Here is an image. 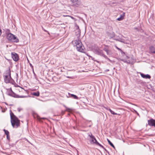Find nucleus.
Segmentation results:
<instances>
[{"instance_id": "1", "label": "nucleus", "mask_w": 155, "mask_h": 155, "mask_svg": "<svg viewBox=\"0 0 155 155\" xmlns=\"http://www.w3.org/2000/svg\"><path fill=\"white\" fill-rule=\"evenodd\" d=\"M10 115L12 126L14 128H17L20 125V120L12 112L10 113Z\"/></svg>"}, {"instance_id": "39", "label": "nucleus", "mask_w": 155, "mask_h": 155, "mask_svg": "<svg viewBox=\"0 0 155 155\" xmlns=\"http://www.w3.org/2000/svg\"><path fill=\"white\" fill-rule=\"evenodd\" d=\"M42 118V119H45V118Z\"/></svg>"}, {"instance_id": "28", "label": "nucleus", "mask_w": 155, "mask_h": 155, "mask_svg": "<svg viewBox=\"0 0 155 155\" xmlns=\"http://www.w3.org/2000/svg\"><path fill=\"white\" fill-rule=\"evenodd\" d=\"M66 77L68 78H71V79H73L74 78V77L73 76H71V77L67 76Z\"/></svg>"}, {"instance_id": "17", "label": "nucleus", "mask_w": 155, "mask_h": 155, "mask_svg": "<svg viewBox=\"0 0 155 155\" xmlns=\"http://www.w3.org/2000/svg\"><path fill=\"white\" fill-rule=\"evenodd\" d=\"M116 48L119 50L120 51L122 55H123V56H124V55H125V53L123 52L121 49L119 48H118L116 46Z\"/></svg>"}, {"instance_id": "25", "label": "nucleus", "mask_w": 155, "mask_h": 155, "mask_svg": "<svg viewBox=\"0 0 155 155\" xmlns=\"http://www.w3.org/2000/svg\"><path fill=\"white\" fill-rule=\"evenodd\" d=\"M17 110H18V112H20L21 110H22V109L21 108V107H19V108H18V109H17Z\"/></svg>"}, {"instance_id": "36", "label": "nucleus", "mask_w": 155, "mask_h": 155, "mask_svg": "<svg viewBox=\"0 0 155 155\" xmlns=\"http://www.w3.org/2000/svg\"><path fill=\"white\" fill-rule=\"evenodd\" d=\"M137 114L139 115V114L137 112Z\"/></svg>"}, {"instance_id": "12", "label": "nucleus", "mask_w": 155, "mask_h": 155, "mask_svg": "<svg viewBox=\"0 0 155 155\" xmlns=\"http://www.w3.org/2000/svg\"><path fill=\"white\" fill-rule=\"evenodd\" d=\"M140 74L141 77L143 78L146 79H150L151 78L150 76L148 74L145 75L141 73H140Z\"/></svg>"}, {"instance_id": "7", "label": "nucleus", "mask_w": 155, "mask_h": 155, "mask_svg": "<svg viewBox=\"0 0 155 155\" xmlns=\"http://www.w3.org/2000/svg\"><path fill=\"white\" fill-rule=\"evenodd\" d=\"M12 56L13 60L15 61H18L19 59L18 54L15 53H12Z\"/></svg>"}, {"instance_id": "30", "label": "nucleus", "mask_w": 155, "mask_h": 155, "mask_svg": "<svg viewBox=\"0 0 155 155\" xmlns=\"http://www.w3.org/2000/svg\"><path fill=\"white\" fill-rule=\"evenodd\" d=\"M108 110L110 112V113L112 111V110H111L110 109H109Z\"/></svg>"}, {"instance_id": "11", "label": "nucleus", "mask_w": 155, "mask_h": 155, "mask_svg": "<svg viewBox=\"0 0 155 155\" xmlns=\"http://www.w3.org/2000/svg\"><path fill=\"white\" fill-rule=\"evenodd\" d=\"M72 2L73 5L76 7L79 6L80 4L79 1H71Z\"/></svg>"}, {"instance_id": "19", "label": "nucleus", "mask_w": 155, "mask_h": 155, "mask_svg": "<svg viewBox=\"0 0 155 155\" xmlns=\"http://www.w3.org/2000/svg\"><path fill=\"white\" fill-rule=\"evenodd\" d=\"M71 97H73L74 99H78V97L77 96L73 94H71Z\"/></svg>"}, {"instance_id": "38", "label": "nucleus", "mask_w": 155, "mask_h": 155, "mask_svg": "<svg viewBox=\"0 0 155 155\" xmlns=\"http://www.w3.org/2000/svg\"><path fill=\"white\" fill-rule=\"evenodd\" d=\"M44 30L45 31H45V30Z\"/></svg>"}, {"instance_id": "18", "label": "nucleus", "mask_w": 155, "mask_h": 155, "mask_svg": "<svg viewBox=\"0 0 155 155\" xmlns=\"http://www.w3.org/2000/svg\"><path fill=\"white\" fill-rule=\"evenodd\" d=\"M64 106L66 108V110L65 111H68V112H70L72 110V109L68 108V107H66L65 105H64Z\"/></svg>"}, {"instance_id": "16", "label": "nucleus", "mask_w": 155, "mask_h": 155, "mask_svg": "<svg viewBox=\"0 0 155 155\" xmlns=\"http://www.w3.org/2000/svg\"><path fill=\"white\" fill-rule=\"evenodd\" d=\"M32 94L33 95L38 97L39 95V93L38 91L36 92H32Z\"/></svg>"}, {"instance_id": "34", "label": "nucleus", "mask_w": 155, "mask_h": 155, "mask_svg": "<svg viewBox=\"0 0 155 155\" xmlns=\"http://www.w3.org/2000/svg\"><path fill=\"white\" fill-rule=\"evenodd\" d=\"M126 59H127L129 58V57L128 56H126Z\"/></svg>"}, {"instance_id": "15", "label": "nucleus", "mask_w": 155, "mask_h": 155, "mask_svg": "<svg viewBox=\"0 0 155 155\" xmlns=\"http://www.w3.org/2000/svg\"><path fill=\"white\" fill-rule=\"evenodd\" d=\"M119 60H120L123 61L124 63H127V64H130V61L129 60L127 61V60H124V59H120V58H119Z\"/></svg>"}, {"instance_id": "21", "label": "nucleus", "mask_w": 155, "mask_h": 155, "mask_svg": "<svg viewBox=\"0 0 155 155\" xmlns=\"http://www.w3.org/2000/svg\"><path fill=\"white\" fill-rule=\"evenodd\" d=\"M123 19V17L122 15H120V17L117 19V20L118 21H120Z\"/></svg>"}, {"instance_id": "35", "label": "nucleus", "mask_w": 155, "mask_h": 155, "mask_svg": "<svg viewBox=\"0 0 155 155\" xmlns=\"http://www.w3.org/2000/svg\"><path fill=\"white\" fill-rule=\"evenodd\" d=\"M134 111H135V112H136V113H137V112L136 110H134Z\"/></svg>"}, {"instance_id": "4", "label": "nucleus", "mask_w": 155, "mask_h": 155, "mask_svg": "<svg viewBox=\"0 0 155 155\" xmlns=\"http://www.w3.org/2000/svg\"><path fill=\"white\" fill-rule=\"evenodd\" d=\"M7 38L8 40L12 42H18L19 41V40L17 37L11 33L8 34L7 35Z\"/></svg>"}, {"instance_id": "3", "label": "nucleus", "mask_w": 155, "mask_h": 155, "mask_svg": "<svg viewBox=\"0 0 155 155\" xmlns=\"http://www.w3.org/2000/svg\"><path fill=\"white\" fill-rule=\"evenodd\" d=\"M11 79V71L9 69L6 71L4 77V80L5 83H8L10 82Z\"/></svg>"}, {"instance_id": "26", "label": "nucleus", "mask_w": 155, "mask_h": 155, "mask_svg": "<svg viewBox=\"0 0 155 155\" xmlns=\"http://www.w3.org/2000/svg\"><path fill=\"white\" fill-rule=\"evenodd\" d=\"M111 113L113 114V115H116L117 114V113H114L113 111L112 110V111L111 112Z\"/></svg>"}, {"instance_id": "9", "label": "nucleus", "mask_w": 155, "mask_h": 155, "mask_svg": "<svg viewBox=\"0 0 155 155\" xmlns=\"http://www.w3.org/2000/svg\"><path fill=\"white\" fill-rule=\"evenodd\" d=\"M77 28L76 30V35L77 36L78 39H79L81 35L80 30L79 29L78 26H77Z\"/></svg>"}, {"instance_id": "8", "label": "nucleus", "mask_w": 155, "mask_h": 155, "mask_svg": "<svg viewBox=\"0 0 155 155\" xmlns=\"http://www.w3.org/2000/svg\"><path fill=\"white\" fill-rule=\"evenodd\" d=\"M91 139V143H95L96 144L99 146L102 147V148H104V147L97 141L94 137L93 138H92Z\"/></svg>"}, {"instance_id": "13", "label": "nucleus", "mask_w": 155, "mask_h": 155, "mask_svg": "<svg viewBox=\"0 0 155 155\" xmlns=\"http://www.w3.org/2000/svg\"><path fill=\"white\" fill-rule=\"evenodd\" d=\"M104 50L106 52L107 54L108 55H111L112 54V53L111 51L110 50H108L107 48H104Z\"/></svg>"}, {"instance_id": "27", "label": "nucleus", "mask_w": 155, "mask_h": 155, "mask_svg": "<svg viewBox=\"0 0 155 155\" xmlns=\"http://www.w3.org/2000/svg\"><path fill=\"white\" fill-rule=\"evenodd\" d=\"M105 58L107 59L110 62H112V61L110 60L109 58H108L107 57V58Z\"/></svg>"}, {"instance_id": "23", "label": "nucleus", "mask_w": 155, "mask_h": 155, "mask_svg": "<svg viewBox=\"0 0 155 155\" xmlns=\"http://www.w3.org/2000/svg\"><path fill=\"white\" fill-rule=\"evenodd\" d=\"M118 40L121 42H123L124 43H125V41L124 39L120 38Z\"/></svg>"}, {"instance_id": "20", "label": "nucleus", "mask_w": 155, "mask_h": 155, "mask_svg": "<svg viewBox=\"0 0 155 155\" xmlns=\"http://www.w3.org/2000/svg\"><path fill=\"white\" fill-rule=\"evenodd\" d=\"M107 140L109 143L113 147L115 148L113 144L110 142V141L108 139H107Z\"/></svg>"}, {"instance_id": "6", "label": "nucleus", "mask_w": 155, "mask_h": 155, "mask_svg": "<svg viewBox=\"0 0 155 155\" xmlns=\"http://www.w3.org/2000/svg\"><path fill=\"white\" fill-rule=\"evenodd\" d=\"M8 94L9 95L14 97H20V98H24V97H27L26 96H16V94H15L12 91L11 89H10L8 91Z\"/></svg>"}, {"instance_id": "14", "label": "nucleus", "mask_w": 155, "mask_h": 155, "mask_svg": "<svg viewBox=\"0 0 155 155\" xmlns=\"http://www.w3.org/2000/svg\"><path fill=\"white\" fill-rule=\"evenodd\" d=\"M150 49L151 52L155 53V48L153 46H151L150 47Z\"/></svg>"}, {"instance_id": "5", "label": "nucleus", "mask_w": 155, "mask_h": 155, "mask_svg": "<svg viewBox=\"0 0 155 155\" xmlns=\"http://www.w3.org/2000/svg\"><path fill=\"white\" fill-rule=\"evenodd\" d=\"M94 52L99 55L103 56L104 58H107V56L104 54L102 50L100 49L99 48H97L94 50Z\"/></svg>"}, {"instance_id": "2", "label": "nucleus", "mask_w": 155, "mask_h": 155, "mask_svg": "<svg viewBox=\"0 0 155 155\" xmlns=\"http://www.w3.org/2000/svg\"><path fill=\"white\" fill-rule=\"evenodd\" d=\"M72 42L74 46L76 47L77 50L78 51L81 52H83L84 51V48L79 39L74 40Z\"/></svg>"}, {"instance_id": "24", "label": "nucleus", "mask_w": 155, "mask_h": 155, "mask_svg": "<svg viewBox=\"0 0 155 155\" xmlns=\"http://www.w3.org/2000/svg\"><path fill=\"white\" fill-rule=\"evenodd\" d=\"M88 136H89L90 137V138L91 139V138H93V137H94V136H93L92 135V134L91 133L90 134H89Z\"/></svg>"}, {"instance_id": "40", "label": "nucleus", "mask_w": 155, "mask_h": 155, "mask_svg": "<svg viewBox=\"0 0 155 155\" xmlns=\"http://www.w3.org/2000/svg\"><path fill=\"white\" fill-rule=\"evenodd\" d=\"M124 13H123V15H124Z\"/></svg>"}, {"instance_id": "33", "label": "nucleus", "mask_w": 155, "mask_h": 155, "mask_svg": "<svg viewBox=\"0 0 155 155\" xmlns=\"http://www.w3.org/2000/svg\"><path fill=\"white\" fill-rule=\"evenodd\" d=\"M134 29L135 30H138V28H134Z\"/></svg>"}, {"instance_id": "22", "label": "nucleus", "mask_w": 155, "mask_h": 155, "mask_svg": "<svg viewBox=\"0 0 155 155\" xmlns=\"http://www.w3.org/2000/svg\"><path fill=\"white\" fill-rule=\"evenodd\" d=\"M3 131H4L5 134L6 135V136H8V135H9V132L7 130H6L5 129H4Z\"/></svg>"}, {"instance_id": "32", "label": "nucleus", "mask_w": 155, "mask_h": 155, "mask_svg": "<svg viewBox=\"0 0 155 155\" xmlns=\"http://www.w3.org/2000/svg\"><path fill=\"white\" fill-rule=\"evenodd\" d=\"M8 136H9V135L7 136V138L8 139L9 138V137Z\"/></svg>"}, {"instance_id": "37", "label": "nucleus", "mask_w": 155, "mask_h": 155, "mask_svg": "<svg viewBox=\"0 0 155 155\" xmlns=\"http://www.w3.org/2000/svg\"><path fill=\"white\" fill-rule=\"evenodd\" d=\"M109 71V70H106V71Z\"/></svg>"}, {"instance_id": "29", "label": "nucleus", "mask_w": 155, "mask_h": 155, "mask_svg": "<svg viewBox=\"0 0 155 155\" xmlns=\"http://www.w3.org/2000/svg\"><path fill=\"white\" fill-rule=\"evenodd\" d=\"M29 65L30 66V67L32 68L33 69V66H32V65L31 64V63H30L29 64Z\"/></svg>"}, {"instance_id": "31", "label": "nucleus", "mask_w": 155, "mask_h": 155, "mask_svg": "<svg viewBox=\"0 0 155 155\" xmlns=\"http://www.w3.org/2000/svg\"><path fill=\"white\" fill-rule=\"evenodd\" d=\"M37 118H38V120H40V119H41V118L39 117H38Z\"/></svg>"}, {"instance_id": "10", "label": "nucleus", "mask_w": 155, "mask_h": 155, "mask_svg": "<svg viewBox=\"0 0 155 155\" xmlns=\"http://www.w3.org/2000/svg\"><path fill=\"white\" fill-rule=\"evenodd\" d=\"M148 123L149 125L155 127V120L151 119L148 120Z\"/></svg>"}, {"instance_id": "41", "label": "nucleus", "mask_w": 155, "mask_h": 155, "mask_svg": "<svg viewBox=\"0 0 155 155\" xmlns=\"http://www.w3.org/2000/svg\"><path fill=\"white\" fill-rule=\"evenodd\" d=\"M67 16V15H66V16Z\"/></svg>"}]
</instances>
